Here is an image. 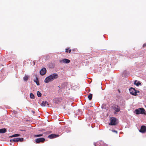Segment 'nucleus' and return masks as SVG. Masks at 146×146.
Returning a JSON list of instances; mask_svg holds the SVG:
<instances>
[{
	"label": "nucleus",
	"instance_id": "obj_1",
	"mask_svg": "<svg viewBox=\"0 0 146 146\" xmlns=\"http://www.w3.org/2000/svg\"><path fill=\"white\" fill-rule=\"evenodd\" d=\"M58 76V75L57 74H52L45 78L44 82L46 83H48L49 82L52 81L54 79L57 78Z\"/></svg>",
	"mask_w": 146,
	"mask_h": 146
},
{
	"label": "nucleus",
	"instance_id": "obj_2",
	"mask_svg": "<svg viewBox=\"0 0 146 146\" xmlns=\"http://www.w3.org/2000/svg\"><path fill=\"white\" fill-rule=\"evenodd\" d=\"M130 93L132 95L134 96L137 95V93H139V91L135 90L134 88H131L129 89Z\"/></svg>",
	"mask_w": 146,
	"mask_h": 146
},
{
	"label": "nucleus",
	"instance_id": "obj_3",
	"mask_svg": "<svg viewBox=\"0 0 146 146\" xmlns=\"http://www.w3.org/2000/svg\"><path fill=\"white\" fill-rule=\"evenodd\" d=\"M145 110L143 108H139L137 109H136L135 111V113L136 114H143L145 113Z\"/></svg>",
	"mask_w": 146,
	"mask_h": 146
},
{
	"label": "nucleus",
	"instance_id": "obj_4",
	"mask_svg": "<svg viewBox=\"0 0 146 146\" xmlns=\"http://www.w3.org/2000/svg\"><path fill=\"white\" fill-rule=\"evenodd\" d=\"M110 123H109V125H115L117 124L116 122V119L115 118L112 117L110 119Z\"/></svg>",
	"mask_w": 146,
	"mask_h": 146
},
{
	"label": "nucleus",
	"instance_id": "obj_5",
	"mask_svg": "<svg viewBox=\"0 0 146 146\" xmlns=\"http://www.w3.org/2000/svg\"><path fill=\"white\" fill-rule=\"evenodd\" d=\"M70 60L69 59L64 58L63 59L60 60L59 62L61 63H64L65 64H68L70 62Z\"/></svg>",
	"mask_w": 146,
	"mask_h": 146
},
{
	"label": "nucleus",
	"instance_id": "obj_6",
	"mask_svg": "<svg viewBox=\"0 0 146 146\" xmlns=\"http://www.w3.org/2000/svg\"><path fill=\"white\" fill-rule=\"evenodd\" d=\"M46 72V70L45 68H42L40 70V74L42 75H44Z\"/></svg>",
	"mask_w": 146,
	"mask_h": 146
},
{
	"label": "nucleus",
	"instance_id": "obj_7",
	"mask_svg": "<svg viewBox=\"0 0 146 146\" xmlns=\"http://www.w3.org/2000/svg\"><path fill=\"white\" fill-rule=\"evenodd\" d=\"M45 140V139L43 138H38L36 139L35 141L37 143L43 142Z\"/></svg>",
	"mask_w": 146,
	"mask_h": 146
},
{
	"label": "nucleus",
	"instance_id": "obj_8",
	"mask_svg": "<svg viewBox=\"0 0 146 146\" xmlns=\"http://www.w3.org/2000/svg\"><path fill=\"white\" fill-rule=\"evenodd\" d=\"M139 131L142 133H144L146 131V127L145 126H142L141 128Z\"/></svg>",
	"mask_w": 146,
	"mask_h": 146
},
{
	"label": "nucleus",
	"instance_id": "obj_9",
	"mask_svg": "<svg viewBox=\"0 0 146 146\" xmlns=\"http://www.w3.org/2000/svg\"><path fill=\"white\" fill-rule=\"evenodd\" d=\"M113 109L115 112H119L120 110V107L117 105H115L114 106Z\"/></svg>",
	"mask_w": 146,
	"mask_h": 146
},
{
	"label": "nucleus",
	"instance_id": "obj_10",
	"mask_svg": "<svg viewBox=\"0 0 146 146\" xmlns=\"http://www.w3.org/2000/svg\"><path fill=\"white\" fill-rule=\"evenodd\" d=\"M59 136L58 135H56V134H51L49 135L48 136V137L50 138V139H52L53 138H56L57 137Z\"/></svg>",
	"mask_w": 146,
	"mask_h": 146
},
{
	"label": "nucleus",
	"instance_id": "obj_11",
	"mask_svg": "<svg viewBox=\"0 0 146 146\" xmlns=\"http://www.w3.org/2000/svg\"><path fill=\"white\" fill-rule=\"evenodd\" d=\"M7 130L5 128H3L0 129V133H3L6 132Z\"/></svg>",
	"mask_w": 146,
	"mask_h": 146
},
{
	"label": "nucleus",
	"instance_id": "obj_12",
	"mask_svg": "<svg viewBox=\"0 0 146 146\" xmlns=\"http://www.w3.org/2000/svg\"><path fill=\"white\" fill-rule=\"evenodd\" d=\"M48 105V103L47 102H43L42 103V106H47Z\"/></svg>",
	"mask_w": 146,
	"mask_h": 146
},
{
	"label": "nucleus",
	"instance_id": "obj_13",
	"mask_svg": "<svg viewBox=\"0 0 146 146\" xmlns=\"http://www.w3.org/2000/svg\"><path fill=\"white\" fill-rule=\"evenodd\" d=\"M61 99L60 98H56L54 99V101L56 103H58V102H60Z\"/></svg>",
	"mask_w": 146,
	"mask_h": 146
},
{
	"label": "nucleus",
	"instance_id": "obj_14",
	"mask_svg": "<svg viewBox=\"0 0 146 146\" xmlns=\"http://www.w3.org/2000/svg\"><path fill=\"white\" fill-rule=\"evenodd\" d=\"M134 84L135 85H136V86H138L141 84V83L139 82L135 81L134 82Z\"/></svg>",
	"mask_w": 146,
	"mask_h": 146
},
{
	"label": "nucleus",
	"instance_id": "obj_15",
	"mask_svg": "<svg viewBox=\"0 0 146 146\" xmlns=\"http://www.w3.org/2000/svg\"><path fill=\"white\" fill-rule=\"evenodd\" d=\"M17 138H14L12 139H11L10 140V142H18Z\"/></svg>",
	"mask_w": 146,
	"mask_h": 146
},
{
	"label": "nucleus",
	"instance_id": "obj_16",
	"mask_svg": "<svg viewBox=\"0 0 146 146\" xmlns=\"http://www.w3.org/2000/svg\"><path fill=\"white\" fill-rule=\"evenodd\" d=\"M30 96L31 98L34 99L35 98L34 95L32 93L30 94Z\"/></svg>",
	"mask_w": 146,
	"mask_h": 146
},
{
	"label": "nucleus",
	"instance_id": "obj_17",
	"mask_svg": "<svg viewBox=\"0 0 146 146\" xmlns=\"http://www.w3.org/2000/svg\"><path fill=\"white\" fill-rule=\"evenodd\" d=\"M37 94L38 96L39 97H40L41 96L42 94L39 91H37Z\"/></svg>",
	"mask_w": 146,
	"mask_h": 146
},
{
	"label": "nucleus",
	"instance_id": "obj_18",
	"mask_svg": "<svg viewBox=\"0 0 146 146\" xmlns=\"http://www.w3.org/2000/svg\"><path fill=\"white\" fill-rule=\"evenodd\" d=\"M34 81L36 83V84L37 85H39V83L38 81V79L37 78H36V80H34Z\"/></svg>",
	"mask_w": 146,
	"mask_h": 146
},
{
	"label": "nucleus",
	"instance_id": "obj_19",
	"mask_svg": "<svg viewBox=\"0 0 146 146\" xmlns=\"http://www.w3.org/2000/svg\"><path fill=\"white\" fill-rule=\"evenodd\" d=\"M28 78V76L25 75V76L23 78V79L25 81H27Z\"/></svg>",
	"mask_w": 146,
	"mask_h": 146
},
{
	"label": "nucleus",
	"instance_id": "obj_20",
	"mask_svg": "<svg viewBox=\"0 0 146 146\" xmlns=\"http://www.w3.org/2000/svg\"><path fill=\"white\" fill-rule=\"evenodd\" d=\"M92 94H90L88 96V98L90 100H91L92 98Z\"/></svg>",
	"mask_w": 146,
	"mask_h": 146
},
{
	"label": "nucleus",
	"instance_id": "obj_21",
	"mask_svg": "<svg viewBox=\"0 0 146 146\" xmlns=\"http://www.w3.org/2000/svg\"><path fill=\"white\" fill-rule=\"evenodd\" d=\"M19 135H20L19 134H15L13 135H12L11 136V137H15L19 136Z\"/></svg>",
	"mask_w": 146,
	"mask_h": 146
},
{
	"label": "nucleus",
	"instance_id": "obj_22",
	"mask_svg": "<svg viewBox=\"0 0 146 146\" xmlns=\"http://www.w3.org/2000/svg\"><path fill=\"white\" fill-rule=\"evenodd\" d=\"M18 141H19L21 142L23 141V138H17Z\"/></svg>",
	"mask_w": 146,
	"mask_h": 146
},
{
	"label": "nucleus",
	"instance_id": "obj_23",
	"mask_svg": "<svg viewBox=\"0 0 146 146\" xmlns=\"http://www.w3.org/2000/svg\"><path fill=\"white\" fill-rule=\"evenodd\" d=\"M65 84H62L61 86V88L62 89H63L65 88Z\"/></svg>",
	"mask_w": 146,
	"mask_h": 146
},
{
	"label": "nucleus",
	"instance_id": "obj_24",
	"mask_svg": "<svg viewBox=\"0 0 146 146\" xmlns=\"http://www.w3.org/2000/svg\"><path fill=\"white\" fill-rule=\"evenodd\" d=\"M42 134H39V135H35V137H40L42 136Z\"/></svg>",
	"mask_w": 146,
	"mask_h": 146
},
{
	"label": "nucleus",
	"instance_id": "obj_25",
	"mask_svg": "<svg viewBox=\"0 0 146 146\" xmlns=\"http://www.w3.org/2000/svg\"><path fill=\"white\" fill-rule=\"evenodd\" d=\"M105 106V105L104 104H103L102 106V109H105V107H104Z\"/></svg>",
	"mask_w": 146,
	"mask_h": 146
},
{
	"label": "nucleus",
	"instance_id": "obj_26",
	"mask_svg": "<svg viewBox=\"0 0 146 146\" xmlns=\"http://www.w3.org/2000/svg\"><path fill=\"white\" fill-rule=\"evenodd\" d=\"M112 131L113 132H115L116 133H117V131H116V130H112Z\"/></svg>",
	"mask_w": 146,
	"mask_h": 146
},
{
	"label": "nucleus",
	"instance_id": "obj_27",
	"mask_svg": "<svg viewBox=\"0 0 146 146\" xmlns=\"http://www.w3.org/2000/svg\"><path fill=\"white\" fill-rule=\"evenodd\" d=\"M145 46H146V43L144 44L143 45V47H145Z\"/></svg>",
	"mask_w": 146,
	"mask_h": 146
},
{
	"label": "nucleus",
	"instance_id": "obj_28",
	"mask_svg": "<svg viewBox=\"0 0 146 146\" xmlns=\"http://www.w3.org/2000/svg\"><path fill=\"white\" fill-rule=\"evenodd\" d=\"M68 48H66V50H65V52H68Z\"/></svg>",
	"mask_w": 146,
	"mask_h": 146
},
{
	"label": "nucleus",
	"instance_id": "obj_29",
	"mask_svg": "<svg viewBox=\"0 0 146 146\" xmlns=\"http://www.w3.org/2000/svg\"><path fill=\"white\" fill-rule=\"evenodd\" d=\"M31 112L32 113H35V112L34 111H33V110H32L31 111Z\"/></svg>",
	"mask_w": 146,
	"mask_h": 146
},
{
	"label": "nucleus",
	"instance_id": "obj_30",
	"mask_svg": "<svg viewBox=\"0 0 146 146\" xmlns=\"http://www.w3.org/2000/svg\"><path fill=\"white\" fill-rule=\"evenodd\" d=\"M71 49H70V50H68V52H69V53H70V52H71Z\"/></svg>",
	"mask_w": 146,
	"mask_h": 146
},
{
	"label": "nucleus",
	"instance_id": "obj_31",
	"mask_svg": "<svg viewBox=\"0 0 146 146\" xmlns=\"http://www.w3.org/2000/svg\"><path fill=\"white\" fill-rule=\"evenodd\" d=\"M60 87H61V86H58V87H59V88H60Z\"/></svg>",
	"mask_w": 146,
	"mask_h": 146
},
{
	"label": "nucleus",
	"instance_id": "obj_32",
	"mask_svg": "<svg viewBox=\"0 0 146 146\" xmlns=\"http://www.w3.org/2000/svg\"><path fill=\"white\" fill-rule=\"evenodd\" d=\"M34 64H35V62H34Z\"/></svg>",
	"mask_w": 146,
	"mask_h": 146
}]
</instances>
